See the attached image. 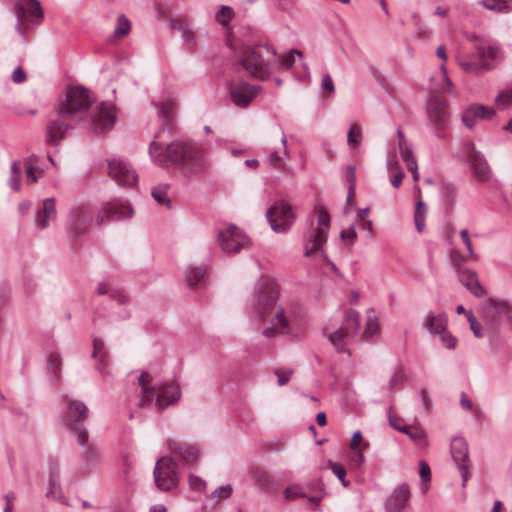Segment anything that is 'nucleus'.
Masks as SVG:
<instances>
[{"label":"nucleus","instance_id":"nucleus-61","mask_svg":"<svg viewBox=\"0 0 512 512\" xmlns=\"http://www.w3.org/2000/svg\"><path fill=\"white\" fill-rule=\"evenodd\" d=\"M293 371L292 370H284V369H277L275 371V374L278 378V385L284 386L288 383Z\"/></svg>","mask_w":512,"mask_h":512},{"label":"nucleus","instance_id":"nucleus-31","mask_svg":"<svg viewBox=\"0 0 512 512\" xmlns=\"http://www.w3.org/2000/svg\"><path fill=\"white\" fill-rule=\"evenodd\" d=\"M421 191L419 188L416 189V208L414 213V222L418 232H423L425 228V216H426V205L420 199Z\"/></svg>","mask_w":512,"mask_h":512},{"label":"nucleus","instance_id":"nucleus-16","mask_svg":"<svg viewBox=\"0 0 512 512\" xmlns=\"http://www.w3.org/2000/svg\"><path fill=\"white\" fill-rule=\"evenodd\" d=\"M92 127L95 132L110 130L116 122V107L112 103L103 102L95 109L92 118Z\"/></svg>","mask_w":512,"mask_h":512},{"label":"nucleus","instance_id":"nucleus-43","mask_svg":"<svg viewBox=\"0 0 512 512\" xmlns=\"http://www.w3.org/2000/svg\"><path fill=\"white\" fill-rule=\"evenodd\" d=\"M361 139H362L361 127L355 123L350 127V129L348 131V135H347L348 145L353 148H356L359 146Z\"/></svg>","mask_w":512,"mask_h":512},{"label":"nucleus","instance_id":"nucleus-19","mask_svg":"<svg viewBox=\"0 0 512 512\" xmlns=\"http://www.w3.org/2000/svg\"><path fill=\"white\" fill-rule=\"evenodd\" d=\"M410 498V488L406 483L397 486L385 502L387 512H401Z\"/></svg>","mask_w":512,"mask_h":512},{"label":"nucleus","instance_id":"nucleus-59","mask_svg":"<svg viewBox=\"0 0 512 512\" xmlns=\"http://www.w3.org/2000/svg\"><path fill=\"white\" fill-rule=\"evenodd\" d=\"M177 457L182 458L188 463H193L198 459V453L197 450H179V455L174 458L176 459Z\"/></svg>","mask_w":512,"mask_h":512},{"label":"nucleus","instance_id":"nucleus-35","mask_svg":"<svg viewBox=\"0 0 512 512\" xmlns=\"http://www.w3.org/2000/svg\"><path fill=\"white\" fill-rule=\"evenodd\" d=\"M482 4L496 12L507 13L512 10V0H482Z\"/></svg>","mask_w":512,"mask_h":512},{"label":"nucleus","instance_id":"nucleus-18","mask_svg":"<svg viewBox=\"0 0 512 512\" xmlns=\"http://www.w3.org/2000/svg\"><path fill=\"white\" fill-rule=\"evenodd\" d=\"M465 150L474 177L482 182L489 180L491 170L484 156L476 150L472 142L465 145Z\"/></svg>","mask_w":512,"mask_h":512},{"label":"nucleus","instance_id":"nucleus-13","mask_svg":"<svg viewBox=\"0 0 512 512\" xmlns=\"http://www.w3.org/2000/svg\"><path fill=\"white\" fill-rule=\"evenodd\" d=\"M230 99L239 108H247L261 91V87L246 81H231L228 85Z\"/></svg>","mask_w":512,"mask_h":512},{"label":"nucleus","instance_id":"nucleus-39","mask_svg":"<svg viewBox=\"0 0 512 512\" xmlns=\"http://www.w3.org/2000/svg\"><path fill=\"white\" fill-rule=\"evenodd\" d=\"M436 55L438 58H440L443 61L442 65L440 67V70L443 75L444 85H445L443 89L445 91L449 92L451 90V87L453 84L447 76V71H446V66H445V62L447 61L446 48L443 45L439 46L436 50Z\"/></svg>","mask_w":512,"mask_h":512},{"label":"nucleus","instance_id":"nucleus-53","mask_svg":"<svg viewBox=\"0 0 512 512\" xmlns=\"http://www.w3.org/2000/svg\"><path fill=\"white\" fill-rule=\"evenodd\" d=\"M440 341L442 345L447 349H455L457 346V339L449 332L444 331L441 334H439Z\"/></svg>","mask_w":512,"mask_h":512},{"label":"nucleus","instance_id":"nucleus-26","mask_svg":"<svg viewBox=\"0 0 512 512\" xmlns=\"http://www.w3.org/2000/svg\"><path fill=\"white\" fill-rule=\"evenodd\" d=\"M452 458L456 463L462 477V485L465 486L471 476L468 450H451Z\"/></svg>","mask_w":512,"mask_h":512},{"label":"nucleus","instance_id":"nucleus-37","mask_svg":"<svg viewBox=\"0 0 512 512\" xmlns=\"http://www.w3.org/2000/svg\"><path fill=\"white\" fill-rule=\"evenodd\" d=\"M153 199L160 205L170 208L171 201L168 196V185H159L152 189Z\"/></svg>","mask_w":512,"mask_h":512},{"label":"nucleus","instance_id":"nucleus-46","mask_svg":"<svg viewBox=\"0 0 512 512\" xmlns=\"http://www.w3.org/2000/svg\"><path fill=\"white\" fill-rule=\"evenodd\" d=\"M450 259L452 266L456 270V272H460V270L466 269L465 267H463V263L468 260H471L469 258V254L463 255L458 250L455 249L451 251Z\"/></svg>","mask_w":512,"mask_h":512},{"label":"nucleus","instance_id":"nucleus-51","mask_svg":"<svg viewBox=\"0 0 512 512\" xmlns=\"http://www.w3.org/2000/svg\"><path fill=\"white\" fill-rule=\"evenodd\" d=\"M399 151L407 167H414V165L417 164L416 159L414 158L413 155V151L408 145L399 147Z\"/></svg>","mask_w":512,"mask_h":512},{"label":"nucleus","instance_id":"nucleus-60","mask_svg":"<svg viewBox=\"0 0 512 512\" xmlns=\"http://www.w3.org/2000/svg\"><path fill=\"white\" fill-rule=\"evenodd\" d=\"M182 36H183L185 45L189 49H192V48L195 47V45H196V36H195V33L190 29V27H188L187 30H185L182 33Z\"/></svg>","mask_w":512,"mask_h":512},{"label":"nucleus","instance_id":"nucleus-29","mask_svg":"<svg viewBox=\"0 0 512 512\" xmlns=\"http://www.w3.org/2000/svg\"><path fill=\"white\" fill-rule=\"evenodd\" d=\"M92 357L98 361L97 370L100 373L108 374L107 352L105 350V344L101 339H94Z\"/></svg>","mask_w":512,"mask_h":512},{"label":"nucleus","instance_id":"nucleus-41","mask_svg":"<svg viewBox=\"0 0 512 512\" xmlns=\"http://www.w3.org/2000/svg\"><path fill=\"white\" fill-rule=\"evenodd\" d=\"M206 272V269L203 267L191 268L187 276L189 286L195 287L203 282L206 276Z\"/></svg>","mask_w":512,"mask_h":512},{"label":"nucleus","instance_id":"nucleus-25","mask_svg":"<svg viewBox=\"0 0 512 512\" xmlns=\"http://www.w3.org/2000/svg\"><path fill=\"white\" fill-rule=\"evenodd\" d=\"M16 14L19 30L26 33L32 20V0H17Z\"/></svg>","mask_w":512,"mask_h":512},{"label":"nucleus","instance_id":"nucleus-45","mask_svg":"<svg viewBox=\"0 0 512 512\" xmlns=\"http://www.w3.org/2000/svg\"><path fill=\"white\" fill-rule=\"evenodd\" d=\"M495 104L499 109H506L512 106V88L501 91L496 99Z\"/></svg>","mask_w":512,"mask_h":512},{"label":"nucleus","instance_id":"nucleus-30","mask_svg":"<svg viewBox=\"0 0 512 512\" xmlns=\"http://www.w3.org/2000/svg\"><path fill=\"white\" fill-rule=\"evenodd\" d=\"M308 500L317 506L325 496L324 484L320 479L312 480L307 484Z\"/></svg>","mask_w":512,"mask_h":512},{"label":"nucleus","instance_id":"nucleus-57","mask_svg":"<svg viewBox=\"0 0 512 512\" xmlns=\"http://www.w3.org/2000/svg\"><path fill=\"white\" fill-rule=\"evenodd\" d=\"M389 422L394 429L401 432H403L408 426L400 416L393 414L392 412L389 414Z\"/></svg>","mask_w":512,"mask_h":512},{"label":"nucleus","instance_id":"nucleus-11","mask_svg":"<svg viewBox=\"0 0 512 512\" xmlns=\"http://www.w3.org/2000/svg\"><path fill=\"white\" fill-rule=\"evenodd\" d=\"M153 474L156 487L162 491H170L178 485V466L175 458H160L156 462Z\"/></svg>","mask_w":512,"mask_h":512},{"label":"nucleus","instance_id":"nucleus-52","mask_svg":"<svg viewBox=\"0 0 512 512\" xmlns=\"http://www.w3.org/2000/svg\"><path fill=\"white\" fill-rule=\"evenodd\" d=\"M328 466L332 469L333 473L341 481L342 485L344 487H347L348 484L345 480L346 469L341 464L332 461H328Z\"/></svg>","mask_w":512,"mask_h":512},{"label":"nucleus","instance_id":"nucleus-2","mask_svg":"<svg viewBox=\"0 0 512 512\" xmlns=\"http://www.w3.org/2000/svg\"><path fill=\"white\" fill-rule=\"evenodd\" d=\"M148 152L155 164L162 167L178 166L189 175L205 173L210 167L206 148L195 142L176 141L163 150L158 142L152 141Z\"/></svg>","mask_w":512,"mask_h":512},{"label":"nucleus","instance_id":"nucleus-21","mask_svg":"<svg viewBox=\"0 0 512 512\" xmlns=\"http://www.w3.org/2000/svg\"><path fill=\"white\" fill-rule=\"evenodd\" d=\"M510 312L511 307L508 302L496 299H489L483 310L484 318L492 325L502 316H508Z\"/></svg>","mask_w":512,"mask_h":512},{"label":"nucleus","instance_id":"nucleus-3","mask_svg":"<svg viewBox=\"0 0 512 512\" xmlns=\"http://www.w3.org/2000/svg\"><path fill=\"white\" fill-rule=\"evenodd\" d=\"M227 45L238 58L239 65L252 77L259 80L268 79L274 72L277 53L269 44L250 45L235 37L228 31Z\"/></svg>","mask_w":512,"mask_h":512},{"label":"nucleus","instance_id":"nucleus-10","mask_svg":"<svg viewBox=\"0 0 512 512\" xmlns=\"http://www.w3.org/2000/svg\"><path fill=\"white\" fill-rule=\"evenodd\" d=\"M427 115L435 135L438 138H445L449 122V111L446 100L436 92L430 95L427 104Z\"/></svg>","mask_w":512,"mask_h":512},{"label":"nucleus","instance_id":"nucleus-63","mask_svg":"<svg viewBox=\"0 0 512 512\" xmlns=\"http://www.w3.org/2000/svg\"><path fill=\"white\" fill-rule=\"evenodd\" d=\"M419 467H420L419 474H420V477H421L423 483L430 482V480H431V471H430V467L427 464V462L420 461L419 462Z\"/></svg>","mask_w":512,"mask_h":512},{"label":"nucleus","instance_id":"nucleus-42","mask_svg":"<svg viewBox=\"0 0 512 512\" xmlns=\"http://www.w3.org/2000/svg\"><path fill=\"white\" fill-rule=\"evenodd\" d=\"M284 497L286 500H295L298 498H308V494L303 487L293 484L284 490Z\"/></svg>","mask_w":512,"mask_h":512},{"label":"nucleus","instance_id":"nucleus-22","mask_svg":"<svg viewBox=\"0 0 512 512\" xmlns=\"http://www.w3.org/2000/svg\"><path fill=\"white\" fill-rule=\"evenodd\" d=\"M494 114L495 111L492 108L483 105H472L464 111L462 121L467 128L472 129L478 120L491 119Z\"/></svg>","mask_w":512,"mask_h":512},{"label":"nucleus","instance_id":"nucleus-23","mask_svg":"<svg viewBox=\"0 0 512 512\" xmlns=\"http://www.w3.org/2000/svg\"><path fill=\"white\" fill-rule=\"evenodd\" d=\"M459 281L469 290L474 296L482 297L485 294V289L478 280L477 273L471 269H464L457 272Z\"/></svg>","mask_w":512,"mask_h":512},{"label":"nucleus","instance_id":"nucleus-7","mask_svg":"<svg viewBox=\"0 0 512 512\" xmlns=\"http://www.w3.org/2000/svg\"><path fill=\"white\" fill-rule=\"evenodd\" d=\"M317 226L307 235L304 243V254L306 257L323 255V246L327 241V233L330 228V216L323 207L316 209Z\"/></svg>","mask_w":512,"mask_h":512},{"label":"nucleus","instance_id":"nucleus-47","mask_svg":"<svg viewBox=\"0 0 512 512\" xmlns=\"http://www.w3.org/2000/svg\"><path fill=\"white\" fill-rule=\"evenodd\" d=\"M216 20L222 26H227L234 17V11L229 6H221L220 10L216 13Z\"/></svg>","mask_w":512,"mask_h":512},{"label":"nucleus","instance_id":"nucleus-24","mask_svg":"<svg viewBox=\"0 0 512 512\" xmlns=\"http://www.w3.org/2000/svg\"><path fill=\"white\" fill-rule=\"evenodd\" d=\"M56 207L53 198H47L42 203V208L37 212L35 222L38 228L45 229L50 221L56 219Z\"/></svg>","mask_w":512,"mask_h":512},{"label":"nucleus","instance_id":"nucleus-15","mask_svg":"<svg viewBox=\"0 0 512 512\" xmlns=\"http://www.w3.org/2000/svg\"><path fill=\"white\" fill-rule=\"evenodd\" d=\"M109 176L121 186L131 187L137 183L138 175L126 162L112 159L108 162Z\"/></svg>","mask_w":512,"mask_h":512},{"label":"nucleus","instance_id":"nucleus-50","mask_svg":"<svg viewBox=\"0 0 512 512\" xmlns=\"http://www.w3.org/2000/svg\"><path fill=\"white\" fill-rule=\"evenodd\" d=\"M321 90L325 98H329L335 91L333 79L328 73H325L322 76Z\"/></svg>","mask_w":512,"mask_h":512},{"label":"nucleus","instance_id":"nucleus-40","mask_svg":"<svg viewBox=\"0 0 512 512\" xmlns=\"http://www.w3.org/2000/svg\"><path fill=\"white\" fill-rule=\"evenodd\" d=\"M22 168V164L19 161H15L11 165V177L9 179V185L16 192L20 190V176Z\"/></svg>","mask_w":512,"mask_h":512},{"label":"nucleus","instance_id":"nucleus-17","mask_svg":"<svg viewBox=\"0 0 512 512\" xmlns=\"http://www.w3.org/2000/svg\"><path fill=\"white\" fill-rule=\"evenodd\" d=\"M133 214V209L127 202L113 201L102 205L96 216V224L101 225L111 219L129 218Z\"/></svg>","mask_w":512,"mask_h":512},{"label":"nucleus","instance_id":"nucleus-34","mask_svg":"<svg viewBox=\"0 0 512 512\" xmlns=\"http://www.w3.org/2000/svg\"><path fill=\"white\" fill-rule=\"evenodd\" d=\"M58 475L57 474H51L50 478H49V488H48V491L46 492V497L47 498H53L55 500H58L62 503H66L65 501V497L61 491V489L59 488V479H58Z\"/></svg>","mask_w":512,"mask_h":512},{"label":"nucleus","instance_id":"nucleus-32","mask_svg":"<svg viewBox=\"0 0 512 512\" xmlns=\"http://www.w3.org/2000/svg\"><path fill=\"white\" fill-rule=\"evenodd\" d=\"M425 326L431 333L439 335L447 330V317L444 314L428 316Z\"/></svg>","mask_w":512,"mask_h":512},{"label":"nucleus","instance_id":"nucleus-5","mask_svg":"<svg viewBox=\"0 0 512 512\" xmlns=\"http://www.w3.org/2000/svg\"><path fill=\"white\" fill-rule=\"evenodd\" d=\"M152 376L143 372L138 378V384L140 387L139 392V405L141 407L148 406L155 401L157 408L161 411L167 406L176 403L180 396V388L174 383H167L158 388L153 387Z\"/></svg>","mask_w":512,"mask_h":512},{"label":"nucleus","instance_id":"nucleus-9","mask_svg":"<svg viewBox=\"0 0 512 512\" xmlns=\"http://www.w3.org/2000/svg\"><path fill=\"white\" fill-rule=\"evenodd\" d=\"M217 241L221 250L229 255L237 254L241 250H247L252 246L251 239L242 229L233 224L219 230Z\"/></svg>","mask_w":512,"mask_h":512},{"label":"nucleus","instance_id":"nucleus-64","mask_svg":"<svg viewBox=\"0 0 512 512\" xmlns=\"http://www.w3.org/2000/svg\"><path fill=\"white\" fill-rule=\"evenodd\" d=\"M82 458L87 466H91L98 461L99 454L97 450H86Z\"/></svg>","mask_w":512,"mask_h":512},{"label":"nucleus","instance_id":"nucleus-44","mask_svg":"<svg viewBox=\"0 0 512 512\" xmlns=\"http://www.w3.org/2000/svg\"><path fill=\"white\" fill-rule=\"evenodd\" d=\"M131 30V23L124 15L117 18L114 34L116 37H125Z\"/></svg>","mask_w":512,"mask_h":512},{"label":"nucleus","instance_id":"nucleus-55","mask_svg":"<svg viewBox=\"0 0 512 512\" xmlns=\"http://www.w3.org/2000/svg\"><path fill=\"white\" fill-rule=\"evenodd\" d=\"M467 320L469 322L470 329L472 330L475 337L481 338L483 336L482 326L471 312L467 313Z\"/></svg>","mask_w":512,"mask_h":512},{"label":"nucleus","instance_id":"nucleus-49","mask_svg":"<svg viewBox=\"0 0 512 512\" xmlns=\"http://www.w3.org/2000/svg\"><path fill=\"white\" fill-rule=\"evenodd\" d=\"M295 55L301 56L302 53L298 50H292L290 53H288L284 56H281V57L277 56L276 65H278L282 69L291 68L295 62Z\"/></svg>","mask_w":512,"mask_h":512},{"label":"nucleus","instance_id":"nucleus-27","mask_svg":"<svg viewBox=\"0 0 512 512\" xmlns=\"http://www.w3.org/2000/svg\"><path fill=\"white\" fill-rule=\"evenodd\" d=\"M66 419L67 421L73 423L82 421L87 418L88 415V409L85 406L84 403L74 400V399H67L66 400Z\"/></svg>","mask_w":512,"mask_h":512},{"label":"nucleus","instance_id":"nucleus-48","mask_svg":"<svg viewBox=\"0 0 512 512\" xmlns=\"http://www.w3.org/2000/svg\"><path fill=\"white\" fill-rule=\"evenodd\" d=\"M62 361L58 354L51 353L47 362L48 372L53 374L55 378H58L61 370Z\"/></svg>","mask_w":512,"mask_h":512},{"label":"nucleus","instance_id":"nucleus-6","mask_svg":"<svg viewBox=\"0 0 512 512\" xmlns=\"http://www.w3.org/2000/svg\"><path fill=\"white\" fill-rule=\"evenodd\" d=\"M93 99L89 91L83 86H70L66 90L65 98L57 107V115L62 118L74 119L79 113L87 110Z\"/></svg>","mask_w":512,"mask_h":512},{"label":"nucleus","instance_id":"nucleus-58","mask_svg":"<svg viewBox=\"0 0 512 512\" xmlns=\"http://www.w3.org/2000/svg\"><path fill=\"white\" fill-rule=\"evenodd\" d=\"M269 162H270L271 166H273L276 169H285L286 168V164H285L284 160L281 158V156L279 155V153L277 151H273L269 155Z\"/></svg>","mask_w":512,"mask_h":512},{"label":"nucleus","instance_id":"nucleus-14","mask_svg":"<svg viewBox=\"0 0 512 512\" xmlns=\"http://www.w3.org/2000/svg\"><path fill=\"white\" fill-rule=\"evenodd\" d=\"M93 221L92 208L87 203H79L75 205L69 215L68 229L75 235L85 234Z\"/></svg>","mask_w":512,"mask_h":512},{"label":"nucleus","instance_id":"nucleus-20","mask_svg":"<svg viewBox=\"0 0 512 512\" xmlns=\"http://www.w3.org/2000/svg\"><path fill=\"white\" fill-rule=\"evenodd\" d=\"M69 118L59 117L51 119L46 127V142L50 145H57L66 136L70 126L66 122Z\"/></svg>","mask_w":512,"mask_h":512},{"label":"nucleus","instance_id":"nucleus-28","mask_svg":"<svg viewBox=\"0 0 512 512\" xmlns=\"http://www.w3.org/2000/svg\"><path fill=\"white\" fill-rule=\"evenodd\" d=\"M156 106L158 108V115L162 119L163 124L167 127H172L176 108L174 99L170 97L166 98L160 101Z\"/></svg>","mask_w":512,"mask_h":512},{"label":"nucleus","instance_id":"nucleus-1","mask_svg":"<svg viewBox=\"0 0 512 512\" xmlns=\"http://www.w3.org/2000/svg\"><path fill=\"white\" fill-rule=\"evenodd\" d=\"M255 293V310L264 337L273 338L290 334L295 327L302 324L304 312L298 303H278L280 291L274 279L263 276Z\"/></svg>","mask_w":512,"mask_h":512},{"label":"nucleus","instance_id":"nucleus-54","mask_svg":"<svg viewBox=\"0 0 512 512\" xmlns=\"http://www.w3.org/2000/svg\"><path fill=\"white\" fill-rule=\"evenodd\" d=\"M232 487L230 485L220 486L216 488L211 494V499H227L232 494Z\"/></svg>","mask_w":512,"mask_h":512},{"label":"nucleus","instance_id":"nucleus-8","mask_svg":"<svg viewBox=\"0 0 512 512\" xmlns=\"http://www.w3.org/2000/svg\"><path fill=\"white\" fill-rule=\"evenodd\" d=\"M359 329V313L349 309L343 323L336 329L325 327L324 335L329 339L331 344L341 352L346 351L347 340L354 336Z\"/></svg>","mask_w":512,"mask_h":512},{"label":"nucleus","instance_id":"nucleus-56","mask_svg":"<svg viewBox=\"0 0 512 512\" xmlns=\"http://www.w3.org/2000/svg\"><path fill=\"white\" fill-rule=\"evenodd\" d=\"M189 486L193 491L203 492L206 489V482L198 476L191 475L189 477Z\"/></svg>","mask_w":512,"mask_h":512},{"label":"nucleus","instance_id":"nucleus-62","mask_svg":"<svg viewBox=\"0 0 512 512\" xmlns=\"http://www.w3.org/2000/svg\"><path fill=\"white\" fill-rule=\"evenodd\" d=\"M170 27L172 30H177L183 33L189 27L188 23L182 18H172L170 20Z\"/></svg>","mask_w":512,"mask_h":512},{"label":"nucleus","instance_id":"nucleus-36","mask_svg":"<svg viewBox=\"0 0 512 512\" xmlns=\"http://www.w3.org/2000/svg\"><path fill=\"white\" fill-rule=\"evenodd\" d=\"M380 331V325L378 322V318L374 311H369L367 313V320L364 330V336L367 338L376 336Z\"/></svg>","mask_w":512,"mask_h":512},{"label":"nucleus","instance_id":"nucleus-38","mask_svg":"<svg viewBox=\"0 0 512 512\" xmlns=\"http://www.w3.org/2000/svg\"><path fill=\"white\" fill-rule=\"evenodd\" d=\"M403 433L407 434L416 445L426 444L425 432L419 425H408Z\"/></svg>","mask_w":512,"mask_h":512},{"label":"nucleus","instance_id":"nucleus-33","mask_svg":"<svg viewBox=\"0 0 512 512\" xmlns=\"http://www.w3.org/2000/svg\"><path fill=\"white\" fill-rule=\"evenodd\" d=\"M96 292L98 295L109 294L112 299L117 300L119 303H125L127 301V296L123 292L114 290L107 282L99 283Z\"/></svg>","mask_w":512,"mask_h":512},{"label":"nucleus","instance_id":"nucleus-4","mask_svg":"<svg viewBox=\"0 0 512 512\" xmlns=\"http://www.w3.org/2000/svg\"><path fill=\"white\" fill-rule=\"evenodd\" d=\"M468 40L474 42L476 55L461 54L456 56L458 66L470 74H480L492 70L500 54L499 48L475 34H467Z\"/></svg>","mask_w":512,"mask_h":512},{"label":"nucleus","instance_id":"nucleus-12","mask_svg":"<svg viewBox=\"0 0 512 512\" xmlns=\"http://www.w3.org/2000/svg\"><path fill=\"white\" fill-rule=\"evenodd\" d=\"M267 218L275 232H285L295 220L292 206L286 201L275 202L267 211Z\"/></svg>","mask_w":512,"mask_h":512}]
</instances>
